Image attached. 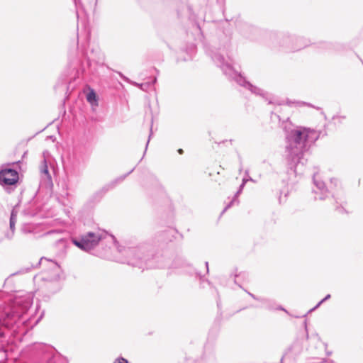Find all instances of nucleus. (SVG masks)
I'll list each match as a JSON object with an SVG mask.
<instances>
[{
    "mask_svg": "<svg viewBox=\"0 0 363 363\" xmlns=\"http://www.w3.org/2000/svg\"><path fill=\"white\" fill-rule=\"evenodd\" d=\"M135 167H133L130 172L128 173L121 175L115 179L111 181L110 182L104 185L101 189L96 191L90 197L89 201L92 203H97L101 201V199L104 197L106 193L112 189H113L118 184L121 183L129 174H130Z\"/></svg>",
    "mask_w": 363,
    "mask_h": 363,
    "instance_id": "6e6552de",
    "label": "nucleus"
},
{
    "mask_svg": "<svg viewBox=\"0 0 363 363\" xmlns=\"http://www.w3.org/2000/svg\"><path fill=\"white\" fill-rule=\"evenodd\" d=\"M82 52L84 55L87 57V62L91 65V62H94L97 65H103L104 62V55L98 47H93L90 53H88L85 50V45L82 43Z\"/></svg>",
    "mask_w": 363,
    "mask_h": 363,
    "instance_id": "9d476101",
    "label": "nucleus"
},
{
    "mask_svg": "<svg viewBox=\"0 0 363 363\" xmlns=\"http://www.w3.org/2000/svg\"><path fill=\"white\" fill-rule=\"evenodd\" d=\"M235 26L240 34L246 38L252 39L254 35L258 32L257 28L241 20L236 21Z\"/></svg>",
    "mask_w": 363,
    "mask_h": 363,
    "instance_id": "ddd939ff",
    "label": "nucleus"
},
{
    "mask_svg": "<svg viewBox=\"0 0 363 363\" xmlns=\"http://www.w3.org/2000/svg\"><path fill=\"white\" fill-rule=\"evenodd\" d=\"M18 179V172L14 169L8 168L0 171V184L3 186L15 185Z\"/></svg>",
    "mask_w": 363,
    "mask_h": 363,
    "instance_id": "9b49d317",
    "label": "nucleus"
},
{
    "mask_svg": "<svg viewBox=\"0 0 363 363\" xmlns=\"http://www.w3.org/2000/svg\"><path fill=\"white\" fill-rule=\"evenodd\" d=\"M40 175V185L45 187L52 186V176L49 171L48 165L45 159L41 162L39 167Z\"/></svg>",
    "mask_w": 363,
    "mask_h": 363,
    "instance_id": "4468645a",
    "label": "nucleus"
},
{
    "mask_svg": "<svg viewBox=\"0 0 363 363\" xmlns=\"http://www.w3.org/2000/svg\"><path fill=\"white\" fill-rule=\"evenodd\" d=\"M23 354L30 358L40 359L45 363H67L53 347L42 342L28 345L24 349Z\"/></svg>",
    "mask_w": 363,
    "mask_h": 363,
    "instance_id": "423d86ee",
    "label": "nucleus"
},
{
    "mask_svg": "<svg viewBox=\"0 0 363 363\" xmlns=\"http://www.w3.org/2000/svg\"><path fill=\"white\" fill-rule=\"evenodd\" d=\"M119 251L125 257L128 264L143 270L145 268L164 267V264L159 263L160 257L150 252L147 245L123 247Z\"/></svg>",
    "mask_w": 363,
    "mask_h": 363,
    "instance_id": "20e7f679",
    "label": "nucleus"
},
{
    "mask_svg": "<svg viewBox=\"0 0 363 363\" xmlns=\"http://www.w3.org/2000/svg\"><path fill=\"white\" fill-rule=\"evenodd\" d=\"M335 121H338V122H341L342 119H345L344 116H335L333 118Z\"/></svg>",
    "mask_w": 363,
    "mask_h": 363,
    "instance_id": "cd10ccee",
    "label": "nucleus"
},
{
    "mask_svg": "<svg viewBox=\"0 0 363 363\" xmlns=\"http://www.w3.org/2000/svg\"><path fill=\"white\" fill-rule=\"evenodd\" d=\"M177 152H178V153H179V154L182 155V154H183L184 150H183L182 148H179V149L177 150Z\"/></svg>",
    "mask_w": 363,
    "mask_h": 363,
    "instance_id": "c9c22d12",
    "label": "nucleus"
},
{
    "mask_svg": "<svg viewBox=\"0 0 363 363\" xmlns=\"http://www.w3.org/2000/svg\"><path fill=\"white\" fill-rule=\"evenodd\" d=\"M336 210L340 213H343L345 209L342 206H337Z\"/></svg>",
    "mask_w": 363,
    "mask_h": 363,
    "instance_id": "c756f323",
    "label": "nucleus"
},
{
    "mask_svg": "<svg viewBox=\"0 0 363 363\" xmlns=\"http://www.w3.org/2000/svg\"><path fill=\"white\" fill-rule=\"evenodd\" d=\"M14 233H13V232H12V231H10V230H9V231H8V232H6V233H5V235H4V236H5V238H6L7 240H12V239H13V236H14Z\"/></svg>",
    "mask_w": 363,
    "mask_h": 363,
    "instance_id": "b1692460",
    "label": "nucleus"
},
{
    "mask_svg": "<svg viewBox=\"0 0 363 363\" xmlns=\"http://www.w3.org/2000/svg\"><path fill=\"white\" fill-rule=\"evenodd\" d=\"M234 276H235V278H236V277H238L239 275H238V274H235Z\"/></svg>",
    "mask_w": 363,
    "mask_h": 363,
    "instance_id": "ea45409f",
    "label": "nucleus"
},
{
    "mask_svg": "<svg viewBox=\"0 0 363 363\" xmlns=\"http://www.w3.org/2000/svg\"><path fill=\"white\" fill-rule=\"evenodd\" d=\"M245 291L254 300L261 302L266 308L269 309V310L272 308V301L269 298L257 296L255 294H252L251 292H250L247 290H245Z\"/></svg>",
    "mask_w": 363,
    "mask_h": 363,
    "instance_id": "dca6fc26",
    "label": "nucleus"
},
{
    "mask_svg": "<svg viewBox=\"0 0 363 363\" xmlns=\"http://www.w3.org/2000/svg\"><path fill=\"white\" fill-rule=\"evenodd\" d=\"M16 220H17V215L13 211H12L11 216H10L9 223H16Z\"/></svg>",
    "mask_w": 363,
    "mask_h": 363,
    "instance_id": "5701e85b",
    "label": "nucleus"
},
{
    "mask_svg": "<svg viewBox=\"0 0 363 363\" xmlns=\"http://www.w3.org/2000/svg\"><path fill=\"white\" fill-rule=\"evenodd\" d=\"M118 74L123 80L138 86L143 91H147V89L150 87V83H148V82L140 83V84L137 83V82L130 81L127 77L124 76L121 72H118Z\"/></svg>",
    "mask_w": 363,
    "mask_h": 363,
    "instance_id": "2eb2a0df",
    "label": "nucleus"
},
{
    "mask_svg": "<svg viewBox=\"0 0 363 363\" xmlns=\"http://www.w3.org/2000/svg\"><path fill=\"white\" fill-rule=\"evenodd\" d=\"M86 99L87 101L91 103V104H93V102H95L97 100V96H96V93L91 90L89 93H88V94L86 95Z\"/></svg>",
    "mask_w": 363,
    "mask_h": 363,
    "instance_id": "aec40b11",
    "label": "nucleus"
},
{
    "mask_svg": "<svg viewBox=\"0 0 363 363\" xmlns=\"http://www.w3.org/2000/svg\"><path fill=\"white\" fill-rule=\"evenodd\" d=\"M283 357L281 359V363H283Z\"/></svg>",
    "mask_w": 363,
    "mask_h": 363,
    "instance_id": "58836bf2",
    "label": "nucleus"
},
{
    "mask_svg": "<svg viewBox=\"0 0 363 363\" xmlns=\"http://www.w3.org/2000/svg\"><path fill=\"white\" fill-rule=\"evenodd\" d=\"M107 237V232L97 229L94 231L86 232L78 237L72 238V242L78 248L84 251L94 249L101 241Z\"/></svg>",
    "mask_w": 363,
    "mask_h": 363,
    "instance_id": "0eeeda50",
    "label": "nucleus"
},
{
    "mask_svg": "<svg viewBox=\"0 0 363 363\" xmlns=\"http://www.w3.org/2000/svg\"><path fill=\"white\" fill-rule=\"evenodd\" d=\"M35 228L33 225L29 223H25L23 224L21 228V233L23 235H28V234H33L34 233Z\"/></svg>",
    "mask_w": 363,
    "mask_h": 363,
    "instance_id": "f3484780",
    "label": "nucleus"
},
{
    "mask_svg": "<svg viewBox=\"0 0 363 363\" xmlns=\"http://www.w3.org/2000/svg\"><path fill=\"white\" fill-rule=\"evenodd\" d=\"M16 223H9V230L15 233Z\"/></svg>",
    "mask_w": 363,
    "mask_h": 363,
    "instance_id": "bb28decb",
    "label": "nucleus"
},
{
    "mask_svg": "<svg viewBox=\"0 0 363 363\" xmlns=\"http://www.w3.org/2000/svg\"><path fill=\"white\" fill-rule=\"evenodd\" d=\"M50 284L52 286V291H51V292L52 294H54V293L57 292V291H59L60 286H59V284H58L57 281H53V282L50 283Z\"/></svg>",
    "mask_w": 363,
    "mask_h": 363,
    "instance_id": "4be33fe9",
    "label": "nucleus"
},
{
    "mask_svg": "<svg viewBox=\"0 0 363 363\" xmlns=\"http://www.w3.org/2000/svg\"><path fill=\"white\" fill-rule=\"evenodd\" d=\"M330 294H328L327 296H325L324 298H323L321 301H320L317 304L316 306H315L313 308L310 309L308 312V313L312 312V311H314L315 310H316L318 308L320 307V306L325 301H326L327 300L330 299Z\"/></svg>",
    "mask_w": 363,
    "mask_h": 363,
    "instance_id": "412c9836",
    "label": "nucleus"
},
{
    "mask_svg": "<svg viewBox=\"0 0 363 363\" xmlns=\"http://www.w3.org/2000/svg\"><path fill=\"white\" fill-rule=\"evenodd\" d=\"M247 181V179H243L242 184H244V186H245Z\"/></svg>",
    "mask_w": 363,
    "mask_h": 363,
    "instance_id": "e433bc0d",
    "label": "nucleus"
},
{
    "mask_svg": "<svg viewBox=\"0 0 363 363\" xmlns=\"http://www.w3.org/2000/svg\"><path fill=\"white\" fill-rule=\"evenodd\" d=\"M205 265H206V272L208 273V272H209V269H208V262H205Z\"/></svg>",
    "mask_w": 363,
    "mask_h": 363,
    "instance_id": "72a5a7b5",
    "label": "nucleus"
},
{
    "mask_svg": "<svg viewBox=\"0 0 363 363\" xmlns=\"http://www.w3.org/2000/svg\"><path fill=\"white\" fill-rule=\"evenodd\" d=\"M330 182L331 183L335 182V185H337V183L338 182L337 179H331Z\"/></svg>",
    "mask_w": 363,
    "mask_h": 363,
    "instance_id": "473e14b6",
    "label": "nucleus"
},
{
    "mask_svg": "<svg viewBox=\"0 0 363 363\" xmlns=\"http://www.w3.org/2000/svg\"><path fill=\"white\" fill-rule=\"evenodd\" d=\"M270 39L274 48L286 52L298 51L310 43L307 38L289 33H272Z\"/></svg>",
    "mask_w": 363,
    "mask_h": 363,
    "instance_id": "39448f33",
    "label": "nucleus"
},
{
    "mask_svg": "<svg viewBox=\"0 0 363 363\" xmlns=\"http://www.w3.org/2000/svg\"><path fill=\"white\" fill-rule=\"evenodd\" d=\"M285 132L287 165L297 175L303 172L307 161L304 152L319 138L320 132L301 126L286 129Z\"/></svg>",
    "mask_w": 363,
    "mask_h": 363,
    "instance_id": "f03ea898",
    "label": "nucleus"
},
{
    "mask_svg": "<svg viewBox=\"0 0 363 363\" xmlns=\"http://www.w3.org/2000/svg\"><path fill=\"white\" fill-rule=\"evenodd\" d=\"M332 196L334 198L335 202L337 203L338 201H337V199L335 197V195L333 194Z\"/></svg>",
    "mask_w": 363,
    "mask_h": 363,
    "instance_id": "4c0bfd02",
    "label": "nucleus"
},
{
    "mask_svg": "<svg viewBox=\"0 0 363 363\" xmlns=\"http://www.w3.org/2000/svg\"><path fill=\"white\" fill-rule=\"evenodd\" d=\"M195 50H196L195 46L194 45H191L188 48L187 57H184V58L182 60L184 61H187V60H191L195 53Z\"/></svg>",
    "mask_w": 363,
    "mask_h": 363,
    "instance_id": "6ab92c4d",
    "label": "nucleus"
},
{
    "mask_svg": "<svg viewBox=\"0 0 363 363\" xmlns=\"http://www.w3.org/2000/svg\"><path fill=\"white\" fill-rule=\"evenodd\" d=\"M147 179L153 183H157V179L154 175H150Z\"/></svg>",
    "mask_w": 363,
    "mask_h": 363,
    "instance_id": "a878e982",
    "label": "nucleus"
},
{
    "mask_svg": "<svg viewBox=\"0 0 363 363\" xmlns=\"http://www.w3.org/2000/svg\"><path fill=\"white\" fill-rule=\"evenodd\" d=\"M313 181L315 188L313 189L312 191L315 194V200L323 201L328 198L330 193L327 189L325 182L318 178L317 174H313Z\"/></svg>",
    "mask_w": 363,
    "mask_h": 363,
    "instance_id": "1a4fd4ad",
    "label": "nucleus"
},
{
    "mask_svg": "<svg viewBox=\"0 0 363 363\" xmlns=\"http://www.w3.org/2000/svg\"><path fill=\"white\" fill-rule=\"evenodd\" d=\"M89 37H90V31L88 30L87 31V33H86V43H88L89 41Z\"/></svg>",
    "mask_w": 363,
    "mask_h": 363,
    "instance_id": "7c9ffc66",
    "label": "nucleus"
},
{
    "mask_svg": "<svg viewBox=\"0 0 363 363\" xmlns=\"http://www.w3.org/2000/svg\"><path fill=\"white\" fill-rule=\"evenodd\" d=\"M157 82V77H154L152 81L150 83V86L154 85Z\"/></svg>",
    "mask_w": 363,
    "mask_h": 363,
    "instance_id": "2f4dec72",
    "label": "nucleus"
},
{
    "mask_svg": "<svg viewBox=\"0 0 363 363\" xmlns=\"http://www.w3.org/2000/svg\"><path fill=\"white\" fill-rule=\"evenodd\" d=\"M113 363H128V361L122 357H119L115 359Z\"/></svg>",
    "mask_w": 363,
    "mask_h": 363,
    "instance_id": "393cba45",
    "label": "nucleus"
},
{
    "mask_svg": "<svg viewBox=\"0 0 363 363\" xmlns=\"http://www.w3.org/2000/svg\"><path fill=\"white\" fill-rule=\"evenodd\" d=\"M277 117L279 118V120L280 121V118H279V116L277 115Z\"/></svg>",
    "mask_w": 363,
    "mask_h": 363,
    "instance_id": "a19ab883",
    "label": "nucleus"
},
{
    "mask_svg": "<svg viewBox=\"0 0 363 363\" xmlns=\"http://www.w3.org/2000/svg\"><path fill=\"white\" fill-rule=\"evenodd\" d=\"M171 267L174 269H182L190 275L201 277L200 273L184 258L177 257L172 262Z\"/></svg>",
    "mask_w": 363,
    "mask_h": 363,
    "instance_id": "f8f14e48",
    "label": "nucleus"
},
{
    "mask_svg": "<svg viewBox=\"0 0 363 363\" xmlns=\"http://www.w3.org/2000/svg\"><path fill=\"white\" fill-rule=\"evenodd\" d=\"M152 127H151V128H150V135H149V138H148V140H147V143H146V145H145V152H146V150H147V146H148V144H149V142H150V138H151V136H152Z\"/></svg>",
    "mask_w": 363,
    "mask_h": 363,
    "instance_id": "c85d7f7f",
    "label": "nucleus"
},
{
    "mask_svg": "<svg viewBox=\"0 0 363 363\" xmlns=\"http://www.w3.org/2000/svg\"><path fill=\"white\" fill-rule=\"evenodd\" d=\"M16 163H20V161L16 162ZM13 164H16V162H14Z\"/></svg>",
    "mask_w": 363,
    "mask_h": 363,
    "instance_id": "79ce46f5",
    "label": "nucleus"
},
{
    "mask_svg": "<svg viewBox=\"0 0 363 363\" xmlns=\"http://www.w3.org/2000/svg\"><path fill=\"white\" fill-rule=\"evenodd\" d=\"M243 188H244V184H241L240 185L239 189H238V190L237 191V192L235 193V196H234L233 199H232V201H230V203H229L225 206V208L223 209V211H222V214H223V213H224V212H225L228 208H229L232 206V204H233L234 202H235V201L238 202V201L237 198H238V196H239V194L242 192V191Z\"/></svg>",
    "mask_w": 363,
    "mask_h": 363,
    "instance_id": "a211bd4d",
    "label": "nucleus"
},
{
    "mask_svg": "<svg viewBox=\"0 0 363 363\" xmlns=\"http://www.w3.org/2000/svg\"><path fill=\"white\" fill-rule=\"evenodd\" d=\"M277 309H278V310H281V311H285V312H286V313H287L286 310H285V309H284L282 306H279V307L277 308Z\"/></svg>",
    "mask_w": 363,
    "mask_h": 363,
    "instance_id": "f704fd0d",
    "label": "nucleus"
},
{
    "mask_svg": "<svg viewBox=\"0 0 363 363\" xmlns=\"http://www.w3.org/2000/svg\"><path fill=\"white\" fill-rule=\"evenodd\" d=\"M206 54L211 57L213 62L219 67L223 73L230 80L235 81L237 84L249 90L251 93L264 97L267 93L262 89L254 86L248 82L240 73L234 69L231 65V60L229 57L226 59L224 54L226 53L227 48H216L211 45H206Z\"/></svg>",
    "mask_w": 363,
    "mask_h": 363,
    "instance_id": "7ed1b4c3",
    "label": "nucleus"
},
{
    "mask_svg": "<svg viewBox=\"0 0 363 363\" xmlns=\"http://www.w3.org/2000/svg\"><path fill=\"white\" fill-rule=\"evenodd\" d=\"M33 303V296L25 294L16 296L10 301L0 304V326L11 333L8 334L0 328V338H6L13 333L25 334L28 328H33L39 320L31 325V317L28 314Z\"/></svg>",
    "mask_w": 363,
    "mask_h": 363,
    "instance_id": "f257e3e1",
    "label": "nucleus"
}]
</instances>
